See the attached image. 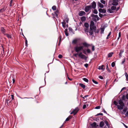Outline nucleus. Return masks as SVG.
Listing matches in <instances>:
<instances>
[{
  "label": "nucleus",
  "instance_id": "obj_1",
  "mask_svg": "<svg viewBox=\"0 0 128 128\" xmlns=\"http://www.w3.org/2000/svg\"><path fill=\"white\" fill-rule=\"evenodd\" d=\"M118 102V103L116 101H114V103L115 105L117 106V108L118 110L122 109L124 106V103L121 100H119Z\"/></svg>",
  "mask_w": 128,
  "mask_h": 128
},
{
  "label": "nucleus",
  "instance_id": "obj_2",
  "mask_svg": "<svg viewBox=\"0 0 128 128\" xmlns=\"http://www.w3.org/2000/svg\"><path fill=\"white\" fill-rule=\"evenodd\" d=\"M83 46H76L74 48V50L75 51L77 52L81 50L83 48Z\"/></svg>",
  "mask_w": 128,
  "mask_h": 128
},
{
  "label": "nucleus",
  "instance_id": "obj_3",
  "mask_svg": "<svg viewBox=\"0 0 128 128\" xmlns=\"http://www.w3.org/2000/svg\"><path fill=\"white\" fill-rule=\"evenodd\" d=\"M92 16L93 17L92 20L95 22H96L97 20H99V18L97 15L92 14Z\"/></svg>",
  "mask_w": 128,
  "mask_h": 128
},
{
  "label": "nucleus",
  "instance_id": "obj_4",
  "mask_svg": "<svg viewBox=\"0 0 128 128\" xmlns=\"http://www.w3.org/2000/svg\"><path fill=\"white\" fill-rule=\"evenodd\" d=\"M90 29H93L94 30H96V27L94 26V24L93 22H91L90 26Z\"/></svg>",
  "mask_w": 128,
  "mask_h": 128
},
{
  "label": "nucleus",
  "instance_id": "obj_5",
  "mask_svg": "<svg viewBox=\"0 0 128 128\" xmlns=\"http://www.w3.org/2000/svg\"><path fill=\"white\" fill-rule=\"evenodd\" d=\"M78 108H76L70 113V114H73L74 115H75L78 112Z\"/></svg>",
  "mask_w": 128,
  "mask_h": 128
},
{
  "label": "nucleus",
  "instance_id": "obj_6",
  "mask_svg": "<svg viewBox=\"0 0 128 128\" xmlns=\"http://www.w3.org/2000/svg\"><path fill=\"white\" fill-rule=\"evenodd\" d=\"M78 55L79 57L82 59H84L86 58V56L82 54V52L79 53Z\"/></svg>",
  "mask_w": 128,
  "mask_h": 128
},
{
  "label": "nucleus",
  "instance_id": "obj_7",
  "mask_svg": "<svg viewBox=\"0 0 128 128\" xmlns=\"http://www.w3.org/2000/svg\"><path fill=\"white\" fill-rule=\"evenodd\" d=\"M91 8V6L90 5L87 6L85 7V10L86 12H88Z\"/></svg>",
  "mask_w": 128,
  "mask_h": 128
},
{
  "label": "nucleus",
  "instance_id": "obj_8",
  "mask_svg": "<svg viewBox=\"0 0 128 128\" xmlns=\"http://www.w3.org/2000/svg\"><path fill=\"white\" fill-rule=\"evenodd\" d=\"M100 12L102 13H104L106 12V10L105 9L100 8L98 10Z\"/></svg>",
  "mask_w": 128,
  "mask_h": 128
},
{
  "label": "nucleus",
  "instance_id": "obj_9",
  "mask_svg": "<svg viewBox=\"0 0 128 128\" xmlns=\"http://www.w3.org/2000/svg\"><path fill=\"white\" fill-rule=\"evenodd\" d=\"M86 13L84 11H81L79 12L78 15L80 16H83Z\"/></svg>",
  "mask_w": 128,
  "mask_h": 128
},
{
  "label": "nucleus",
  "instance_id": "obj_10",
  "mask_svg": "<svg viewBox=\"0 0 128 128\" xmlns=\"http://www.w3.org/2000/svg\"><path fill=\"white\" fill-rule=\"evenodd\" d=\"M91 8H93L94 9L96 8V4L95 2L93 1L92 2V3Z\"/></svg>",
  "mask_w": 128,
  "mask_h": 128
},
{
  "label": "nucleus",
  "instance_id": "obj_11",
  "mask_svg": "<svg viewBox=\"0 0 128 128\" xmlns=\"http://www.w3.org/2000/svg\"><path fill=\"white\" fill-rule=\"evenodd\" d=\"M1 30L2 33L4 35H6L5 32L6 31V30L4 29L3 27H1Z\"/></svg>",
  "mask_w": 128,
  "mask_h": 128
},
{
  "label": "nucleus",
  "instance_id": "obj_12",
  "mask_svg": "<svg viewBox=\"0 0 128 128\" xmlns=\"http://www.w3.org/2000/svg\"><path fill=\"white\" fill-rule=\"evenodd\" d=\"M62 26L64 28H65L66 26L68 27V26L66 25V22L65 20H64V22H62Z\"/></svg>",
  "mask_w": 128,
  "mask_h": 128
},
{
  "label": "nucleus",
  "instance_id": "obj_13",
  "mask_svg": "<svg viewBox=\"0 0 128 128\" xmlns=\"http://www.w3.org/2000/svg\"><path fill=\"white\" fill-rule=\"evenodd\" d=\"M98 5L100 8H103L104 7L103 4L99 2H98Z\"/></svg>",
  "mask_w": 128,
  "mask_h": 128
},
{
  "label": "nucleus",
  "instance_id": "obj_14",
  "mask_svg": "<svg viewBox=\"0 0 128 128\" xmlns=\"http://www.w3.org/2000/svg\"><path fill=\"white\" fill-rule=\"evenodd\" d=\"M82 44L84 46L87 47H88L90 46V44H88L86 42L83 43Z\"/></svg>",
  "mask_w": 128,
  "mask_h": 128
},
{
  "label": "nucleus",
  "instance_id": "obj_15",
  "mask_svg": "<svg viewBox=\"0 0 128 128\" xmlns=\"http://www.w3.org/2000/svg\"><path fill=\"white\" fill-rule=\"evenodd\" d=\"M107 11L108 13H112L114 12V11L112 10L111 8H109L107 10Z\"/></svg>",
  "mask_w": 128,
  "mask_h": 128
},
{
  "label": "nucleus",
  "instance_id": "obj_16",
  "mask_svg": "<svg viewBox=\"0 0 128 128\" xmlns=\"http://www.w3.org/2000/svg\"><path fill=\"white\" fill-rule=\"evenodd\" d=\"M118 2L115 1L113 0V2L112 3V4L113 5L116 6L118 5Z\"/></svg>",
  "mask_w": 128,
  "mask_h": 128
},
{
  "label": "nucleus",
  "instance_id": "obj_17",
  "mask_svg": "<svg viewBox=\"0 0 128 128\" xmlns=\"http://www.w3.org/2000/svg\"><path fill=\"white\" fill-rule=\"evenodd\" d=\"M104 66L103 65H102L100 66H99L98 69L100 70H104Z\"/></svg>",
  "mask_w": 128,
  "mask_h": 128
},
{
  "label": "nucleus",
  "instance_id": "obj_18",
  "mask_svg": "<svg viewBox=\"0 0 128 128\" xmlns=\"http://www.w3.org/2000/svg\"><path fill=\"white\" fill-rule=\"evenodd\" d=\"M88 28H84V32L87 34H88Z\"/></svg>",
  "mask_w": 128,
  "mask_h": 128
},
{
  "label": "nucleus",
  "instance_id": "obj_19",
  "mask_svg": "<svg viewBox=\"0 0 128 128\" xmlns=\"http://www.w3.org/2000/svg\"><path fill=\"white\" fill-rule=\"evenodd\" d=\"M104 125V122L103 121L101 122L100 124V126L102 127Z\"/></svg>",
  "mask_w": 128,
  "mask_h": 128
},
{
  "label": "nucleus",
  "instance_id": "obj_20",
  "mask_svg": "<svg viewBox=\"0 0 128 128\" xmlns=\"http://www.w3.org/2000/svg\"><path fill=\"white\" fill-rule=\"evenodd\" d=\"M79 85L82 87L83 89H84L85 88V86L84 84L82 83L79 84Z\"/></svg>",
  "mask_w": 128,
  "mask_h": 128
},
{
  "label": "nucleus",
  "instance_id": "obj_21",
  "mask_svg": "<svg viewBox=\"0 0 128 128\" xmlns=\"http://www.w3.org/2000/svg\"><path fill=\"white\" fill-rule=\"evenodd\" d=\"M113 54V53L112 52H110L109 53L108 55V58H110L112 57Z\"/></svg>",
  "mask_w": 128,
  "mask_h": 128
},
{
  "label": "nucleus",
  "instance_id": "obj_22",
  "mask_svg": "<svg viewBox=\"0 0 128 128\" xmlns=\"http://www.w3.org/2000/svg\"><path fill=\"white\" fill-rule=\"evenodd\" d=\"M84 26L85 28H89V25L87 23H85L84 24Z\"/></svg>",
  "mask_w": 128,
  "mask_h": 128
},
{
  "label": "nucleus",
  "instance_id": "obj_23",
  "mask_svg": "<svg viewBox=\"0 0 128 128\" xmlns=\"http://www.w3.org/2000/svg\"><path fill=\"white\" fill-rule=\"evenodd\" d=\"M81 20L82 21H84L86 20V18L85 16H82L81 18Z\"/></svg>",
  "mask_w": 128,
  "mask_h": 128
},
{
  "label": "nucleus",
  "instance_id": "obj_24",
  "mask_svg": "<svg viewBox=\"0 0 128 128\" xmlns=\"http://www.w3.org/2000/svg\"><path fill=\"white\" fill-rule=\"evenodd\" d=\"M93 29H90V30L89 32V33L90 35H92L93 34Z\"/></svg>",
  "mask_w": 128,
  "mask_h": 128
},
{
  "label": "nucleus",
  "instance_id": "obj_25",
  "mask_svg": "<svg viewBox=\"0 0 128 128\" xmlns=\"http://www.w3.org/2000/svg\"><path fill=\"white\" fill-rule=\"evenodd\" d=\"M104 27L102 28H101V32L100 33L101 34H103L104 33Z\"/></svg>",
  "mask_w": 128,
  "mask_h": 128
},
{
  "label": "nucleus",
  "instance_id": "obj_26",
  "mask_svg": "<svg viewBox=\"0 0 128 128\" xmlns=\"http://www.w3.org/2000/svg\"><path fill=\"white\" fill-rule=\"evenodd\" d=\"M123 52H124V50H120V52L119 54V56L120 57L121 56L122 54L123 53Z\"/></svg>",
  "mask_w": 128,
  "mask_h": 128
},
{
  "label": "nucleus",
  "instance_id": "obj_27",
  "mask_svg": "<svg viewBox=\"0 0 128 128\" xmlns=\"http://www.w3.org/2000/svg\"><path fill=\"white\" fill-rule=\"evenodd\" d=\"M111 8L113 11L114 10L116 9V7L115 6H112L111 7Z\"/></svg>",
  "mask_w": 128,
  "mask_h": 128
},
{
  "label": "nucleus",
  "instance_id": "obj_28",
  "mask_svg": "<svg viewBox=\"0 0 128 128\" xmlns=\"http://www.w3.org/2000/svg\"><path fill=\"white\" fill-rule=\"evenodd\" d=\"M106 69L107 70L108 72L110 73L111 72L110 70L109 69V68H108V64H107V65H106Z\"/></svg>",
  "mask_w": 128,
  "mask_h": 128
},
{
  "label": "nucleus",
  "instance_id": "obj_29",
  "mask_svg": "<svg viewBox=\"0 0 128 128\" xmlns=\"http://www.w3.org/2000/svg\"><path fill=\"white\" fill-rule=\"evenodd\" d=\"M72 118V117L71 116H69L68 118H67L66 119L65 121H68L70 119H71Z\"/></svg>",
  "mask_w": 128,
  "mask_h": 128
},
{
  "label": "nucleus",
  "instance_id": "obj_30",
  "mask_svg": "<svg viewBox=\"0 0 128 128\" xmlns=\"http://www.w3.org/2000/svg\"><path fill=\"white\" fill-rule=\"evenodd\" d=\"M96 124L95 122H94L92 124H91V126L92 127H95L96 126Z\"/></svg>",
  "mask_w": 128,
  "mask_h": 128
},
{
  "label": "nucleus",
  "instance_id": "obj_31",
  "mask_svg": "<svg viewBox=\"0 0 128 128\" xmlns=\"http://www.w3.org/2000/svg\"><path fill=\"white\" fill-rule=\"evenodd\" d=\"M5 35H6V36L9 38H11V36L10 35L8 34H6Z\"/></svg>",
  "mask_w": 128,
  "mask_h": 128
},
{
  "label": "nucleus",
  "instance_id": "obj_32",
  "mask_svg": "<svg viewBox=\"0 0 128 128\" xmlns=\"http://www.w3.org/2000/svg\"><path fill=\"white\" fill-rule=\"evenodd\" d=\"M5 10V7H4L1 9L0 10V12H4Z\"/></svg>",
  "mask_w": 128,
  "mask_h": 128
},
{
  "label": "nucleus",
  "instance_id": "obj_33",
  "mask_svg": "<svg viewBox=\"0 0 128 128\" xmlns=\"http://www.w3.org/2000/svg\"><path fill=\"white\" fill-rule=\"evenodd\" d=\"M125 75L126 78V80L127 81H128V75L127 74L126 72L125 73Z\"/></svg>",
  "mask_w": 128,
  "mask_h": 128
},
{
  "label": "nucleus",
  "instance_id": "obj_34",
  "mask_svg": "<svg viewBox=\"0 0 128 128\" xmlns=\"http://www.w3.org/2000/svg\"><path fill=\"white\" fill-rule=\"evenodd\" d=\"M83 80L85 82H88V80L86 78H83Z\"/></svg>",
  "mask_w": 128,
  "mask_h": 128
},
{
  "label": "nucleus",
  "instance_id": "obj_35",
  "mask_svg": "<svg viewBox=\"0 0 128 128\" xmlns=\"http://www.w3.org/2000/svg\"><path fill=\"white\" fill-rule=\"evenodd\" d=\"M52 9L53 10H55L56 9V6H53L52 8Z\"/></svg>",
  "mask_w": 128,
  "mask_h": 128
},
{
  "label": "nucleus",
  "instance_id": "obj_36",
  "mask_svg": "<svg viewBox=\"0 0 128 128\" xmlns=\"http://www.w3.org/2000/svg\"><path fill=\"white\" fill-rule=\"evenodd\" d=\"M100 2L101 3L104 4H106V2L105 1L103 0H100Z\"/></svg>",
  "mask_w": 128,
  "mask_h": 128
},
{
  "label": "nucleus",
  "instance_id": "obj_37",
  "mask_svg": "<svg viewBox=\"0 0 128 128\" xmlns=\"http://www.w3.org/2000/svg\"><path fill=\"white\" fill-rule=\"evenodd\" d=\"M104 122L106 125L108 126V127H109L110 125H109L108 122L107 121H104Z\"/></svg>",
  "mask_w": 128,
  "mask_h": 128
},
{
  "label": "nucleus",
  "instance_id": "obj_38",
  "mask_svg": "<svg viewBox=\"0 0 128 128\" xmlns=\"http://www.w3.org/2000/svg\"><path fill=\"white\" fill-rule=\"evenodd\" d=\"M98 13V12L97 11V10H96V9H94L93 11V13L95 14H97Z\"/></svg>",
  "mask_w": 128,
  "mask_h": 128
},
{
  "label": "nucleus",
  "instance_id": "obj_39",
  "mask_svg": "<svg viewBox=\"0 0 128 128\" xmlns=\"http://www.w3.org/2000/svg\"><path fill=\"white\" fill-rule=\"evenodd\" d=\"M23 36H24V38H25V44H26V46H27V43H28V41H27V40L26 38L24 36V35H23Z\"/></svg>",
  "mask_w": 128,
  "mask_h": 128
},
{
  "label": "nucleus",
  "instance_id": "obj_40",
  "mask_svg": "<svg viewBox=\"0 0 128 128\" xmlns=\"http://www.w3.org/2000/svg\"><path fill=\"white\" fill-rule=\"evenodd\" d=\"M88 54H90L91 53V51L89 49H87L86 50Z\"/></svg>",
  "mask_w": 128,
  "mask_h": 128
},
{
  "label": "nucleus",
  "instance_id": "obj_41",
  "mask_svg": "<svg viewBox=\"0 0 128 128\" xmlns=\"http://www.w3.org/2000/svg\"><path fill=\"white\" fill-rule=\"evenodd\" d=\"M115 66V63L114 62H113L111 64V66L112 67H114Z\"/></svg>",
  "mask_w": 128,
  "mask_h": 128
},
{
  "label": "nucleus",
  "instance_id": "obj_42",
  "mask_svg": "<svg viewBox=\"0 0 128 128\" xmlns=\"http://www.w3.org/2000/svg\"><path fill=\"white\" fill-rule=\"evenodd\" d=\"M92 82L95 84H98V83L97 82L95 81L94 80H92Z\"/></svg>",
  "mask_w": 128,
  "mask_h": 128
},
{
  "label": "nucleus",
  "instance_id": "obj_43",
  "mask_svg": "<svg viewBox=\"0 0 128 128\" xmlns=\"http://www.w3.org/2000/svg\"><path fill=\"white\" fill-rule=\"evenodd\" d=\"M58 11H56L55 13V14L56 15V16L57 17H58Z\"/></svg>",
  "mask_w": 128,
  "mask_h": 128
},
{
  "label": "nucleus",
  "instance_id": "obj_44",
  "mask_svg": "<svg viewBox=\"0 0 128 128\" xmlns=\"http://www.w3.org/2000/svg\"><path fill=\"white\" fill-rule=\"evenodd\" d=\"M92 51H94L95 50V47L94 46H92Z\"/></svg>",
  "mask_w": 128,
  "mask_h": 128
},
{
  "label": "nucleus",
  "instance_id": "obj_45",
  "mask_svg": "<svg viewBox=\"0 0 128 128\" xmlns=\"http://www.w3.org/2000/svg\"><path fill=\"white\" fill-rule=\"evenodd\" d=\"M11 98H12L11 101H12V100H13L14 99V95H11Z\"/></svg>",
  "mask_w": 128,
  "mask_h": 128
},
{
  "label": "nucleus",
  "instance_id": "obj_46",
  "mask_svg": "<svg viewBox=\"0 0 128 128\" xmlns=\"http://www.w3.org/2000/svg\"><path fill=\"white\" fill-rule=\"evenodd\" d=\"M100 108V106H96V107L95 108V109H99Z\"/></svg>",
  "mask_w": 128,
  "mask_h": 128
},
{
  "label": "nucleus",
  "instance_id": "obj_47",
  "mask_svg": "<svg viewBox=\"0 0 128 128\" xmlns=\"http://www.w3.org/2000/svg\"><path fill=\"white\" fill-rule=\"evenodd\" d=\"M62 57V56L61 54H59L58 56V57L59 58H61Z\"/></svg>",
  "mask_w": 128,
  "mask_h": 128
},
{
  "label": "nucleus",
  "instance_id": "obj_48",
  "mask_svg": "<svg viewBox=\"0 0 128 128\" xmlns=\"http://www.w3.org/2000/svg\"><path fill=\"white\" fill-rule=\"evenodd\" d=\"M65 20L67 23H68V18H66V19H65Z\"/></svg>",
  "mask_w": 128,
  "mask_h": 128
},
{
  "label": "nucleus",
  "instance_id": "obj_49",
  "mask_svg": "<svg viewBox=\"0 0 128 128\" xmlns=\"http://www.w3.org/2000/svg\"><path fill=\"white\" fill-rule=\"evenodd\" d=\"M103 15L102 14H100L99 13V16L101 18H102L103 16Z\"/></svg>",
  "mask_w": 128,
  "mask_h": 128
},
{
  "label": "nucleus",
  "instance_id": "obj_50",
  "mask_svg": "<svg viewBox=\"0 0 128 128\" xmlns=\"http://www.w3.org/2000/svg\"><path fill=\"white\" fill-rule=\"evenodd\" d=\"M78 53L75 54H74V56L76 57H77V56L78 55Z\"/></svg>",
  "mask_w": 128,
  "mask_h": 128
},
{
  "label": "nucleus",
  "instance_id": "obj_51",
  "mask_svg": "<svg viewBox=\"0 0 128 128\" xmlns=\"http://www.w3.org/2000/svg\"><path fill=\"white\" fill-rule=\"evenodd\" d=\"M72 42L76 44V40H73L72 41Z\"/></svg>",
  "mask_w": 128,
  "mask_h": 128
},
{
  "label": "nucleus",
  "instance_id": "obj_52",
  "mask_svg": "<svg viewBox=\"0 0 128 128\" xmlns=\"http://www.w3.org/2000/svg\"><path fill=\"white\" fill-rule=\"evenodd\" d=\"M84 66L86 68H87L88 66V64H86L84 65Z\"/></svg>",
  "mask_w": 128,
  "mask_h": 128
},
{
  "label": "nucleus",
  "instance_id": "obj_53",
  "mask_svg": "<svg viewBox=\"0 0 128 128\" xmlns=\"http://www.w3.org/2000/svg\"><path fill=\"white\" fill-rule=\"evenodd\" d=\"M98 77L100 78L101 79H102L103 78L102 76H99Z\"/></svg>",
  "mask_w": 128,
  "mask_h": 128
},
{
  "label": "nucleus",
  "instance_id": "obj_54",
  "mask_svg": "<svg viewBox=\"0 0 128 128\" xmlns=\"http://www.w3.org/2000/svg\"><path fill=\"white\" fill-rule=\"evenodd\" d=\"M86 107V106L85 104H84L83 105V109L85 108Z\"/></svg>",
  "mask_w": 128,
  "mask_h": 128
},
{
  "label": "nucleus",
  "instance_id": "obj_55",
  "mask_svg": "<svg viewBox=\"0 0 128 128\" xmlns=\"http://www.w3.org/2000/svg\"><path fill=\"white\" fill-rule=\"evenodd\" d=\"M126 111H127V109H124L123 110V111L124 112H126Z\"/></svg>",
  "mask_w": 128,
  "mask_h": 128
},
{
  "label": "nucleus",
  "instance_id": "obj_56",
  "mask_svg": "<svg viewBox=\"0 0 128 128\" xmlns=\"http://www.w3.org/2000/svg\"><path fill=\"white\" fill-rule=\"evenodd\" d=\"M18 97L21 98V99H24V98H26V97H24V98H21V97L20 96H18Z\"/></svg>",
  "mask_w": 128,
  "mask_h": 128
},
{
  "label": "nucleus",
  "instance_id": "obj_57",
  "mask_svg": "<svg viewBox=\"0 0 128 128\" xmlns=\"http://www.w3.org/2000/svg\"><path fill=\"white\" fill-rule=\"evenodd\" d=\"M65 33L66 35V36H68V32H65Z\"/></svg>",
  "mask_w": 128,
  "mask_h": 128
},
{
  "label": "nucleus",
  "instance_id": "obj_58",
  "mask_svg": "<svg viewBox=\"0 0 128 128\" xmlns=\"http://www.w3.org/2000/svg\"><path fill=\"white\" fill-rule=\"evenodd\" d=\"M67 31H68V29H67L66 28L64 30V32L65 33V32H67Z\"/></svg>",
  "mask_w": 128,
  "mask_h": 128
},
{
  "label": "nucleus",
  "instance_id": "obj_59",
  "mask_svg": "<svg viewBox=\"0 0 128 128\" xmlns=\"http://www.w3.org/2000/svg\"><path fill=\"white\" fill-rule=\"evenodd\" d=\"M101 115L102 116L103 115V114L102 113H99L97 115Z\"/></svg>",
  "mask_w": 128,
  "mask_h": 128
},
{
  "label": "nucleus",
  "instance_id": "obj_60",
  "mask_svg": "<svg viewBox=\"0 0 128 128\" xmlns=\"http://www.w3.org/2000/svg\"><path fill=\"white\" fill-rule=\"evenodd\" d=\"M123 125L126 128H128V126L125 125L123 123Z\"/></svg>",
  "mask_w": 128,
  "mask_h": 128
},
{
  "label": "nucleus",
  "instance_id": "obj_61",
  "mask_svg": "<svg viewBox=\"0 0 128 128\" xmlns=\"http://www.w3.org/2000/svg\"><path fill=\"white\" fill-rule=\"evenodd\" d=\"M125 115L126 116H128V111L126 112Z\"/></svg>",
  "mask_w": 128,
  "mask_h": 128
},
{
  "label": "nucleus",
  "instance_id": "obj_62",
  "mask_svg": "<svg viewBox=\"0 0 128 128\" xmlns=\"http://www.w3.org/2000/svg\"><path fill=\"white\" fill-rule=\"evenodd\" d=\"M83 53L85 54H86V52L84 51V50H83L82 51Z\"/></svg>",
  "mask_w": 128,
  "mask_h": 128
},
{
  "label": "nucleus",
  "instance_id": "obj_63",
  "mask_svg": "<svg viewBox=\"0 0 128 128\" xmlns=\"http://www.w3.org/2000/svg\"><path fill=\"white\" fill-rule=\"evenodd\" d=\"M110 34H111V32H110V33H109V34L108 35V36H109L110 35Z\"/></svg>",
  "mask_w": 128,
  "mask_h": 128
},
{
  "label": "nucleus",
  "instance_id": "obj_64",
  "mask_svg": "<svg viewBox=\"0 0 128 128\" xmlns=\"http://www.w3.org/2000/svg\"><path fill=\"white\" fill-rule=\"evenodd\" d=\"M126 98L127 99H128V94L126 95Z\"/></svg>",
  "mask_w": 128,
  "mask_h": 128
}]
</instances>
